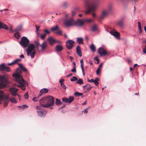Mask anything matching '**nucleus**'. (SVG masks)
Returning <instances> with one entry per match:
<instances>
[{
  "mask_svg": "<svg viewBox=\"0 0 146 146\" xmlns=\"http://www.w3.org/2000/svg\"><path fill=\"white\" fill-rule=\"evenodd\" d=\"M19 89L14 88H12L9 89V91L11 92L12 96H16L17 95V92Z\"/></svg>",
  "mask_w": 146,
  "mask_h": 146,
  "instance_id": "obj_16",
  "label": "nucleus"
},
{
  "mask_svg": "<svg viewBox=\"0 0 146 146\" xmlns=\"http://www.w3.org/2000/svg\"><path fill=\"white\" fill-rule=\"evenodd\" d=\"M69 5V4L67 2H64L62 4L64 8H66Z\"/></svg>",
  "mask_w": 146,
  "mask_h": 146,
  "instance_id": "obj_44",
  "label": "nucleus"
},
{
  "mask_svg": "<svg viewBox=\"0 0 146 146\" xmlns=\"http://www.w3.org/2000/svg\"><path fill=\"white\" fill-rule=\"evenodd\" d=\"M59 27L58 25H56L55 27L51 28V30L52 31H57L58 29H59Z\"/></svg>",
  "mask_w": 146,
  "mask_h": 146,
  "instance_id": "obj_35",
  "label": "nucleus"
},
{
  "mask_svg": "<svg viewBox=\"0 0 146 146\" xmlns=\"http://www.w3.org/2000/svg\"><path fill=\"white\" fill-rule=\"evenodd\" d=\"M98 27L97 25L94 24L91 27V30L92 31L94 32L98 30Z\"/></svg>",
  "mask_w": 146,
  "mask_h": 146,
  "instance_id": "obj_26",
  "label": "nucleus"
},
{
  "mask_svg": "<svg viewBox=\"0 0 146 146\" xmlns=\"http://www.w3.org/2000/svg\"><path fill=\"white\" fill-rule=\"evenodd\" d=\"M48 90L46 88H43L40 91V93L39 94V96H41L42 94L48 92Z\"/></svg>",
  "mask_w": 146,
  "mask_h": 146,
  "instance_id": "obj_23",
  "label": "nucleus"
},
{
  "mask_svg": "<svg viewBox=\"0 0 146 146\" xmlns=\"http://www.w3.org/2000/svg\"><path fill=\"white\" fill-rule=\"evenodd\" d=\"M24 97L25 99H27L28 98V96L27 93H26L24 95Z\"/></svg>",
  "mask_w": 146,
  "mask_h": 146,
  "instance_id": "obj_57",
  "label": "nucleus"
},
{
  "mask_svg": "<svg viewBox=\"0 0 146 146\" xmlns=\"http://www.w3.org/2000/svg\"><path fill=\"white\" fill-rule=\"evenodd\" d=\"M117 25L120 27H122L123 26L124 23L122 20L119 21L117 23Z\"/></svg>",
  "mask_w": 146,
  "mask_h": 146,
  "instance_id": "obj_30",
  "label": "nucleus"
},
{
  "mask_svg": "<svg viewBox=\"0 0 146 146\" xmlns=\"http://www.w3.org/2000/svg\"><path fill=\"white\" fill-rule=\"evenodd\" d=\"M84 113L86 114H87L88 113L87 108H86V109H84Z\"/></svg>",
  "mask_w": 146,
  "mask_h": 146,
  "instance_id": "obj_60",
  "label": "nucleus"
},
{
  "mask_svg": "<svg viewBox=\"0 0 146 146\" xmlns=\"http://www.w3.org/2000/svg\"><path fill=\"white\" fill-rule=\"evenodd\" d=\"M94 21L93 19H84V22H88L90 23Z\"/></svg>",
  "mask_w": 146,
  "mask_h": 146,
  "instance_id": "obj_38",
  "label": "nucleus"
},
{
  "mask_svg": "<svg viewBox=\"0 0 146 146\" xmlns=\"http://www.w3.org/2000/svg\"><path fill=\"white\" fill-rule=\"evenodd\" d=\"M92 15L93 18H95L96 17V13L94 12L92 13Z\"/></svg>",
  "mask_w": 146,
  "mask_h": 146,
  "instance_id": "obj_58",
  "label": "nucleus"
},
{
  "mask_svg": "<svg viewBox=\"0 0 146 146\" xmlns=\"http://www.w3.org/2000/svg\"><path fill=\"white\" fill-rule=\"evenodd\" d=\"M44 32L45 33L44 34H46V35L47 34H48L50 33V31H48V30H46V29H44Z\"/></svg>",
  "mask_w": 146,
  "mask_h": 146,
  "instance_id": "obj_48",
  "label": "nucleus"
},
{
  "mask_svg": "<svg viewBox=\"0 0 146 146\" xmlns=\"http://www.w3.org/2000/svg\"><path fill=\"white\" fill-rule=\"evenodd\" d=\"M90 49L93 52L96 51V47L94 45L92 44L90 46Z\"/></svg>",
  "mask_w": 146,
  "mask_h": 146,
  "instance_id": "obj_36",
  "label": "nucleus"
},
{
  "mask_svg": "<svg viewBox=\"0 0 146 146\" xmlns=\"http://www.w3.org/2000/svg\"><path fill=\"white\" fill-rule=\"evenodd\" d=\"M113 6L111 5H110L108 6V9L107 10H106V11H108V13L110 11L113 9Z\"/></svg>",
  "mask_w": 146,
  "mask_h": 146,
  "instance_id": "obj_37",
  "label": "nucleus"
},
{
  "mask_svg": "<svg viewBox=\"0 0 146 146\" xmlns=\"http://www.w3.org/2000/svg\"><path fill=\"white\" fill-rule=\"evenodd\" d=\"M21 60V59H18L16 60H15L13 61L12 62H11V63H8V65L10 66L12 65H14L15 64H17L18 62L20 61Z\"/></svg>",
  "mask_w": 146,
  "mask_h": 146,
  "instance_id": "obj_27",
  "label": "nucleus"
},
{
  "mask_svg": "<svg viewBox=\"0 0 146 146\" xmlns=\"http://www.w3.org/2000/svg\"><path fill=\"white\" fill-rule=\"evenodd\" d=\"M84 21L82 20L78 19L76 22L74 21V25L78 26H82L84 24Z\"/></svg>",
  "mask_w": 146,
  "mask_h": 146,
  "instance_id": "obj_17",
  "label": "nucleus"
},
{
  "mask_svg": "<svg viewBox=\"0 0 146 146\" xmlns=\"http://www.w3.org/2000/svg\"><path fill=\"white\" fill-rule=\"evenodd\" d=\"M143 52L144 53L146 54V45L145 46V48L143 49Z\"/></svg>",
  "mask_w": 146,
  "mask_h": 146,
  "instance_id": "obj_56",
  "label": "nucleus"
},
{
  "mask_svg": "<svg viewBox=\"0 0 146 146\" xmlns=\"http://www.w3.org/2000/svg\"><path fill=\"white\" fill-rule=\"evenodd\" d=\"M101 70L97 69L96 71V73L97 75H99L100 73Z\"/></svg>",
  "mask_w": 146,
  "mask_h": 146,
  "instance_id": "obj_51",
  "label": "nucleus"
},
{
  "mask_svg": "<svg viewBox=\"0 0 146 146\" xmlns=\"http://www.w3.org/2000/svg\"><path fill=\"white\" fill-rule=\"evenodd\" d=\"M99 80V79L98 78H96L95 80L93 79H92L90 80H88V82H93L97 86L99 84L98 81Z\"/></svg>",
  "mask_w": 146,
  "mask_h": 146,
  "instance_id": "obj_21",
  "label": "nucleus"
},
{
  "mask_svg": "<svg viewBox=\"0 0 146 146\" xmlns=\"http://www.w3.org/2000/svg\"><path fill=\"white\" fill-rule=\"evenodd\" d=\"M74 21L72 19H65L64 21V25L67 27L72 26L74 25Z\"/></svg>",
  "mask_w": 146,
  "mask_h": 146,
  "instance_id": "obj_9",
  "label": "nucleus"
},
{
  "mask_svg": "<svg viewBox=\"0 0 146 146\" xmlns=\"http://www.w3.org/2000/svg\"><path fill=\"white\" fill-rule=\"evenodd\" d=\"M62 31L59 28L58 30H57L56 32V34L60 35H62Z\"/></svg>",
  "mask_w": 146,
  "mask_h": 146,
  "instance_id": "obj_43",
  "label": "nucleus"
},
{
  "mask_svg": "<svg viewBox=\"0 0 146 146\" xmlns=\"http://www.w3.org/2000/svg\"><path fill=\"white\" fill-rule=\"evenodd\" d=\"M64 80L63 79H62L59 80V82L60 83V85L61 84H63V82L64 81Z\"/></svg>",
  "mask_w": 146,
  "mask_h": 146,
  "instance_id": "obj_59",
  "label": "nucleus"
},
{
  "mask_svg": "<svg viewBox=\"0 0 146 146\" xmlns=\"http://www.w3.org/2000/svg\"><path fill=\"white\" fill-rule=\"evenodd\" d=\"M64 89H66V86L63 84H61L60 85Z\"/></svg>",
  "mask_w": 146,
  "mask_h": 146,
  "instance_id": "obj_52",
  "label": "nucleus"
},
{
  "mask_svg": "<svg viewBox=\"0 0 146 146\" xmlns=\"http://www.w3.org/2000/svg\"><path fill=\"white\" fill-rule=\"evenodd\" d=\"M94 59L95 60H96L97 61V64H98L100 62V61H99V59L97 57H95L94 58Z\"/></svg>",
  "mask_w": 146,
  "mask_h": 146,
  "instance_id": "obj_49",
  "label": "nucleus"
},
{
  "mask_svg": "<svg viewBox=\"0 0 146 146\" xmlns=\"http://www.w3.org/2000/svg\"><path fill=\"white\" fill-rule=\"evenodd\" d=\"M36 109L38 110V111L39 110H41V107L39 106H37L36 107Z\"/></svg>",
  "mask_w": 146,
  "mask_h": 146,
  "instance_id": "obj_54",
  "label": "nucleus"
},
{
  "mask_svg": "<svg viewBox=\"0 0 146 146\" xmlns=\"http://www.w3.org/2000/svg\"><path fill=\"white\" fill-rule=\"evenodd\" d=\"M8 76L6 74L0 75V82L5 83L6 84L8 82Z\"/></svg>",
  "mask_w": 146,
  "mask_h": 146,
  "instance_id": "obj_8",
  "label": "nucleus"
},
{
  "mask_svg": "<svg viewBox=\"0 0 146 146\" xmlns=\"http://www.w3.org/2000/svg\"><path fill=\"white\" fill-rule=\"evenodd\" d=\"M47 40L48 41L50 44L52 45L54 44L55 42H57L56 40H55L52 37H50L48 38L47 39Z\"/></svg>",
  "mask_w": 146,
  "mask_h": 146,
  "instance_id": "obj_19",
  "label": "nucleus"
},
{
  "mask_svg": "<svg viewBox=\"0 0 146 146\" xmlns=\"http://www.w3.org/2000/svg\"><path fill=\"white\" fill-rule=\"evenodd\" d=\"M28 46V48L26 50L27 55H30L31 58H33L36 54V51L35 50V46L33 44H31Z\"/></svg>",
  "mask_w": 146,
  "mask_h": 146,
  "instance_id": "obj_4",
  "label": "nucleus"
},
{
  "mask_svg": "<svg viewBox=\"0 0 146 146\" xmlns=\"http://www.w3.org/2000/svg\"><path fill=\"white\" fill-rule=\"evenodd\" d=\"M16 73L12 74V76L15 78L16 81L18 83L17 86L20 87L23 90L26 89V86L28 84L23 79V77L20 74L22 72V70L19 68H17Z\"/></svg>",
  "mask_w": 146,
  "mask_h": 146,
  "instance_id": "obj_1",
  "label": "nucleus"
},
{
  "mask_svg": "<svg viewBox=\"0 0 146 146\" xmlns=\"http://www.w3.org/2000/svg\"><path fill=\"white\" fill-rule=\"evenodd\" d=\"M4 101V107H6L9 102V98L8 96H5L3 91L0 90V104L1 102Z\"/></svg>",
  "mask_w": 146,
  "mask_h": 146,
  "instance_id": "obj_5",
  "label": "nucleus"
},
{
  "mask_svg": "<svg viewBox=\"0 0 146 146\" xmlns=\"http://www.w3.org/2000/svg\"><path fill=\"white\" fill-rule=\"evenodd\" d=\"M98 52L99 54L102 56H105L108 53L102 47L98 49Z\"/></svg>",
  "mask_w": 146,
  "mask_h": 146,
  "instance_id": "obj_11",
  "label": "nucleus"
},
{
  "mask_svg": "<svg viewBox=\"0 0 146 146\" xmlns=\"http://www.w3.org/2000/svg\"><path fill=\"white\" fill-rule=\"evenodd\" d=\"M29 42V40L27 37L23 36L21 38L19 44L23 48H25L28 46Z\"/></svg>",
  "mask_w": 146,
  "mask_h": 146,
  "instance_id": "obj_7",
  "label": "nucleus"
},
{
  "mask_svg": "<svg viewBox=\"0 0 146 146\" xmlns=\"http://www.w3.org/2000/svg\"><path fill=\"white\" fill-rule=\"evenodd\" d=\"M138 28L139 30H141V23L140 22H139L138 23Z\"/></svg>",
  "mask_w": 146,
  "mask_h": 146,
  "instance_id": "obj_50",
  "label": "nucleus"
},
{
  "mask_svg": "<svg viewBox=\"0 0 146 146\" xmlns=\"http://www.w3.org/2000/svg\"><path fill=\"white\" fill-rule=\"evenodd\" d=\"M0 70H4L9 72L10 71V69L9 67L6 66L5 64H3L0 66Z\"/></svg>",
  "mask_w": 146,
  "mask_h": 146,
  "instance_id": "obj_13",
  "label": "nucleus"
},
{
  "mask_svg": "<svg viewBox=\"0 0 146 146\" xmlns=\"http://www.w3.org/2000/svg\"><path fill=\"white\" fill-rule=\"evenodd\" d=\"M93 86H92L90 84H88L86 85V92H89L90 90H91V88Z\"/></svg>",
  "mask_w": 146,
  "mask_h": 146,
  "instance_id": "obj_28",
  "label": "nucleus"
},
{
  "mask_svg": "<svg viewBox=\"0 0 146 146\" xmlns=\"http://www.w3.org/2000/svg\"><path fill=\"white\" fill-rule=\"evenodd\" d=\"M3 29L6 30L9 29V28L7 25L0 21V29Z\"/></svg>",
  "mask_w": 146,
  "mask_h": 146,
  "instance_id": "obj_20",
  "label": "nucleus"
},
{
  "mask_svg": "<svg viewBox=\"0 0 146 146\" xmlns=\"http://www.w3.org/2000/svg\"><path fill=\"white\" fill-rule=\"evenodd\" d=\"M108 14V12L106 11H102L101 15L100 17L99 18L100 20L103 19Z\"/></svg>",
  "mask_w": 146,
  "mask_h": 146,
  "instance_id": "obj_18",
  "label": "nucleus"
},
{
  "mask_svg": "<svg viewBox=\"0 0 146 146\" xmlns=\"http://www.w3.org/2000/svg\"><path fill=\"white\" fill-rule=\"evenodd\" d=\"M62 31L59 28L58 30H57L56 32V34L60 35H62Z\"/></svg>",
  "mask_w": 146,
  "mask_h": 146,
  "instance_id": "obj_42",
  "label": "nucleus"
},
{
  "mask_svg": "<svg viewBox=\"0 0 146 146\" xmlns=\"http://www.w3.org/2000/svg\"><path fill=\"white\" fill-rule=\"evenodd\" d=\"M40 104L42 107L52 109L54 105V98L50 96L43 97L40 100Z\"/></svg>",
  "mask_w": 146,
  "mask_h": 146,
  "instance_id": "obj_2",
  "label": "nucleus"
},
{
  "mask_svg": "<svg viewBox=\"0 0 146 146\" xmlns=\"http://www.w3.org/2000/svg\"><path fill=\"white\" fill-rule=\"evenodd\" d=\"M110 33L114 36L117 38H119L120 37L119 33L115 31V30H112L110 32Z\"/></svg>",
  "mask_w": 146,
  "mask_h": 146,
  "instance_id": "obj_15",
  "label": "nucleus"
},
{
  "mask_svg": "<svg viewBox=\"0 0 146 146\" xmlns=\"http://www.w3.org/2000/svg\"><path fill=\"white\" fill-rule=\"evenodd\" d=\"M81 66H84V62L83 60H81L80 61Z\"/></svg>",
  "mask_w": 146,
  "mask_h": 146,
  "instance_id": "obj_55",
  "label": "nucleus"
},
{
  "mask_svg": "<svg viewBox=\"0 0 146 146\" xmlns=\"http://www.w3.org/2000/svg\"><path fill=\"white\" fill-rule=\"evenodd\" d=\"M37 112L38 115L39 117H45L47 113V111L46 110H42L38 111L37 110Z\"/></svg>",
  "mask_w": 146,
  "mask_h": 146,
  "instance_id": "obj_14",
  "label": "nucleus"
},
{
  "mask_svg": "<svg viewBox=\"0 0 146 146\" xmlns=\"http://www.w3.org/2000/svg\"><path fill=\"white\" fill-rule=\"evenodd\" d=\"M18 64L19 67L21 69L22 71H24L27 74H28L29 73L26 68L24 67L21 64L18 63Z\"/></svg>",
  "mask_w": 146,
  "mask_h": 146,
  "instance_id": "obj_22",
  "label": "nucleus"
},
{
  "mask_svg": "<svg viewBox=\"0 0 146 146\" xmlns=\"http://www.w3.org/2000/svg\"><path fill=\"white\" fill-rule=\"evenodd\" d=\"M78 80V78L76 77V76H73L72 78L70 79V81L73 82L77 80Z\"/></svg>",
  "mask_w": 146,
  "mask_h": 146,
  "instance_id": "obj_47",
  "label": "nucleus"
},
{
  "mask_svg": "<svg viewBox=\"0 0 146 146\" xmlns=\"http://www.w3.org/2000/svg\"><path fill=\"white\" fill-rule=\"evenodd\" d=\"M76 51L78 55L80 57L82 56L80 48L79 46H78L76 48Z\"/></svg>",
  "mask_w": 146,
  "mask_h": 146,
  "instance_id": "obj_25",
  "label": "nucleus"
},
{
  "mask_svg": "<svg viewBox=\"0 0 146 146\" xmlns=\"http://www.w3.org/2000/svg\"><path fill=\"white\" fill-rule=\"evenodd\" d=\"M10 101L11 102L15 104L17 103V102L15 99V98H11L10 99Z\"/></svg>",
  "mask_w": 146,
  "mask_h": 146,
  "instance_id": "obj_40",
  "label": "nucleus"
},
{
  "mask_svg": "<svg viewBox=\"0 0 146 146\" xmlns=\"http://www.w3.org/2000/svg\"><path fill=\"white\" fill-rule=\"evenodd\" d=\"M74 42L71 40H68L66 43V46L67 48L69 50H71L73 47Z\"/></svg>",
  "mask_w": 146,
  "mask_h": 146,
  "instance_id": "obj_10",
  "label": "nucleus"
},
{
  "mask_svg": "<svg viewBox=\"0 0 146 146\" xmlns=\"http://www.w3.org/2000/svg\"><path fill=\"white\" fill-rule=\"evenodd\" d=\"M46 34H42L40 35V38L42 40H44L46 36Z\"/></svg>",
  "mask_w": 146,
  "mask_h": 146,
  "instance_id": "obj_45",
  "label": "nucleus"
},
{
  "mask_svg": "<svg viewBox=\"0 0 146 146\" xmlns=\"http://www.w3.org/2000/svg\"><path fill=\"white\" fill-rule=\"evenodd\" d=\"M14 36L17 39H19L20 37V36L18 33H15L14 34Z\"/></svg>",
  "mask_w": 146,
  "mask_h": 146,
  "instance_id": "obj_46",
  "label": "nucleus"
},
{
  "mask_svg": "<svg viewBox=\"0 0 146 146\" xmlns=\"http://www.w3.org/2000/svg\"><path fill=\"white\" fill-rule=\"evenodd\" d=\"M74 95L75 96H82L83 94L82 93H79L78 92H76L74 93Z\"/></svg>",
  "mask_w": 146,
  "mask_h": 146,
  "instance_id": "obj_41",
  "label": "nucleus"
},
{
  "mask_svg": "<svg viewBox=\"0 0 146 146\" xmlns=\"http://www.w3.org/2000/svg\"><path fill=\"white\" fill-rule=\"evenodd\" d=\"M55 104L56 105L58 106L62 104V102L58 99H56Z\"/></svg>",
  "mask_w": 146,
  "mask_h": 146,
  "instance_id": "obj_32",
  "label": "nucleus"
},
{
  "mask_svg": "<svg viewBox=\"0 0 146 146\" xmlns=\"http://www.w3.org/2000/svg\"><path fill=\"white\" fill-rule=\"evenodd\" d=\"M55 49L56 52H60L63 50V47L61 45H57L56 46Z\"/></svg>",
  "mask_w": 146,
  "mask_h": 146,
  "instance_id": "obj_24",
  "label": "nucleus"
},
{
  "mask_svg": "<svg viewBox=\"0 0 146 146\" xmlns=\"http://www.w3.org/2000/svg\"><path fill=\"white\" fill-rule=\"evenodd\" d=\"M22 29V27L21 25H19L15 29V31H21Z\"/></svg>",
  "mask_w": 146,
  "mask_h": 146,
  "instance_id": "obj_33",
  "label": "nucleus"
},
{
  "mask_svg": "<svg viewBox=\"0 0 146 146\" xmlns=\"http://www.w3.org/2000/svg\"><path fill=\"white\" fill-rule=\"evenodd\" d=\"M33 100L34 102H36L37 101L36 97H35L33 98Z\"/></svg>",
  "mask_w": 146,
  "mask_h": 146,
  "instance_id": "obj_61",
  "label": "nucleus"
},
{
  "mask_svg": "<svg viewBox=\"0 0 146 146\" xmlns=\"http://www.w3.org/2000/svg\"><path fill=\"white\" fill-rule=\"evenodd\" d=\"M77 40L79 44H83L84 43L83 39L82 38H77Z\"/></svg>",
  "mask_w": 146,
  "mask_h": 146,
  "instance_id": "obj_29",
  "label": "nucleus"
},
{
  "mask_svg": "<svg viewBox=\"0 0 146 146\" xmlns=\"http://www.w3.org/2000/svg\"><path fill=\"white\" fill-rule=\"evenodd\" d=\"M6 86V84L5 83L0 82V89L3 88Z\"/></svg>",
  "mask_w": 146,
  "mask_h": 146,
  "instance_id": "obj_39",
  "label": "nucleus"
},
{
  "mask_svg": "<svg viewBox=\"0 0 146 146\" xmlns=\"http://www.w3.org/2000/svg\"><path fill=\"white\" fill-rule=\"evenodd\" d=\"M79 11L78 9V8H76L73 10L72 12V16H74L76 13Z\"/></svg>",
  "mask_w": 146,
  "mask_h": 146,
  "instance_id": "obj_31",
  "label": "nucleus"
},
{
  "mask_svg": "<svg viewBox=\"0 0 146 146\" xmlns=\"http://www.w3.org/2000/svg\"><path fill=\"white\" fill-rule=\"evenodd\" d=\"M103 66V64L102 63H101L99 65V68H102Z\"/></svg>",
  "mask_w": 146,
  "mask_h": 146,
  "instance_id": "obj_62",
  "label": "nucleus"
},
{
  "mask_svg": "<svg viewBox=\"0 0 146 146\" xmlns=\"http://www.w3.org/2000/svg\"><path fill=\"white\" fill-rule=\"evenodd\" d=\"M71 71L72 72H76V67H73V68L71 70Z\"/></svg>",
  "mask_w": 146,
  "mask_h": 146,
  "instance_id": "obj_53",
  "label": "nucleus"
},
{
  "mask_svg": "<svg viewBox=\"0 0 146 146\" xmlns=\"http://www.w3.org/2000/svg\"><path fill=\"white\" fill-rule=\"evenodd\" d=\"M74 100V97L73 96H69V98H62V101L66 103H70L72 102Z\"/></svg>",
  "mask_w": 146,
  "mask_h": 146,
  "instance_id": "obj_12",
  "label": "nucleus"
},
{
  "mask_svg": "<svg viewBox=\"0 0 146 146\" xmlns=\"http://www.w3.org/2000/svg\"><path fill=\"white\" fill-rule=\"evenodd\" d=\"M73 65V67H76V64L74 62H73L72 64Z\"/></svg>",
  "mask_w": 146,
  "mask_h": 146,
  "instance_id": "obj_63",
  "label": "nucleus"
},
{
  "mask_svg": "<svg viewBox=\"0 0 146 146\" xmlns=\"http://www.w3.org/2000/svg\"><path fill=\"white\" fill-rule=\"evenodd\" d=\"M76 83L79 84H83V81L82 79L79 78L78 80L76 82Z\"/></svg>",
  "mask_w": 146,
  "mask_h": 146,
  "instance_id": "obj_34",
  "label": "nucleus"
},
{
  "mask_svg": "<svg viewBox=\"0 0 146 146\" xmlns=\"http://www.w3.org/2000/svg\"><path fill=\"white\" fill-rule=\"evenodd\" d=\"M85 4L88 8V10L85 12V13L87 14L89 13L95 11L99 4V2L98 0L94 1L91 4L90 2L86 1Z\"/></svg>",
  "mask_w": 146,
  "mask_h": 146,
  "instance_id": "obj_3",
  "label": "nucleus"
},
{
  "mask_svg": "<svg viewBox=\"0 0 146 146\" xmlns=\"http://www.w3.org/2000/svg\"><path fill=\"white\" fill-rule=\"evenodd\" d=\"M35 43L38 49H39L40 47L41 48V50L42 51L46 49L47 47V44L46 41L43 42L41 44H40L38 40H36L35 41Z\"/></svg>",
  "mask_w": 146,
  "mask_h": 146,
  "instance_id": "obj_6",
  "label": "nucleus"
},
{
  "mask_svg": "<svg viewBox=\"0 0 146 146\" xmlns=\"http://www.w3.org/2000/svg\"><path fill=\"white\" fill-rule=\"evenodd\" d=\"M20 57L21 58H24V55L23 54H21L20 56Z\"/></svg>",
  "mask_w": 146,
  "mask_h": 146,
  "instance_id": "obj_64",
  "label": "nucleus"
}]
</instances>
